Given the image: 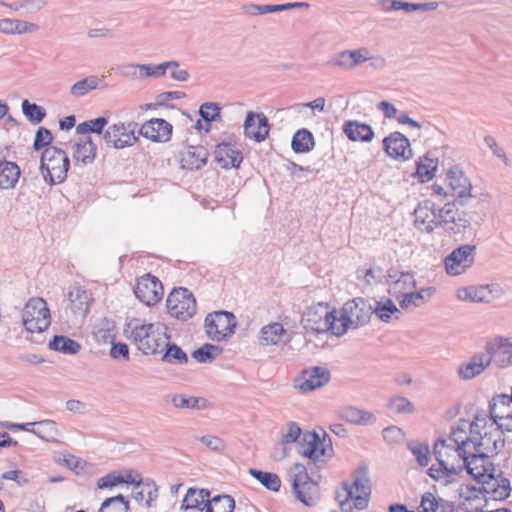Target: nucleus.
Segmentation results:
<instances>
[{"mask_svg": "<svg viewBox=\"0 0 512 512\" xmlns=\"http://www.w3.org/2000/svg\"><path fill=\"white\" fill-rule=\"evenodd\" d=\"M467 452L461 446H454L442 439H437L433 445V455L436 463L427 470V474L441 485L447 486L456 481L464 471Z\"/></svg>", "mask_w": 512, "mask_h": 512, "instance_id": "nucleus-1", "label": "nucleus"}, {"mask_svg": "<svg viewBox=\"0 0 512 512\" xmlns=\"http://www.w3.org/2000/svg\"><path fill=\"white\" fill-rule=\"evenodd\" d=\"M130 338L145 355L156 356L163 352L167 340H170L168 328L164 323H137L131 330Z\"/></svg>", "mask_w": 512, "mask_h": 512, "instance_id": "nucleus-2", "label": "nucleus"}, {"mask_svg": "<svg viewBox=\"0 0 512 512\" xmlns=\"http://www.w3.org/2000/svg\"><path fill=\"white\" fill-rule=\"evenodd\" d=\"M336 336H343L348 329H356L367 324L373 314V305L362 297H356L344 303L341 309H336Z\"/></svg>", "mask_w": 512, "mask_h": 512, "instance_id": "nucleus-3", "label": "nucleus"}, {"mask_svg": "<svg viewBox=\"0 0 512 512\" xmlns=\"http://www.w3.org/2000/svg\"><path fill=\"white\" fill-rule=\"evenodd\" d=\"M70 160L65 151L55 146L44 149L40 160V172L49 185L60 184L67 178Z\"/></svg>", "mask_w": 512, "mask_h": 512, "instance_id": "nucleus-4", "label": "nucleus"}, {"mask_svg": "<svg viewBox=\"0 0 512 512\" xmlns=\"http://www.w3.org/2000/svg\"><path fill=\"white\" fill-rule=\"evenodd\" d=\"M336 315V309L330 308L327 303L318 302L305 309L301 323L307 331L317 334L329 332L336 336Z\"/></svg>", "mask_w": 512, "mask_h": 512, "instance_id": "nucleus-5", "label": "nucleus"}, {"mask_svg": "<svg viewBox=\"0 0 512 512\" xmlns=\"http://www.w3.org/2000/svg\"><path fill=\"white\" fill-rule=\"evenodd\" d=\"M488 421L484 413L476 414L472 422L461 420L452 427L451 433L442 440L454 446H461L467 452L472 453L474 441L476 439L475 433H478V428H486Z\"/></svg>", "mask_w": 512, "mask_h": 512, "instance_id": "nucleus-6", "label": "nucleus"}, {"mask_svg": "<svg viewBox=\"0 0 512 512\" xmlns=\"http://www.w3.org/2000/svg\"><path fill=\"white\" fill-rule=\"evenodd\" d=\"M51 322L50 310L46 301L39 297L29 299L22 311V324L29 333L45 331Z\"/></svg>", "mask_w": 512, "mask_h": 512, "instance_id": "nucleus-7", "label": "nucleus"}, {"mask_svg": "<svg viewBox=\"0 0 512 512\" xmlns=\"http://www.w3.org/2000/svg\"><path fill=\"white\" fill-rule=\"evenodd\" d=\"M296 498L307 506L314 505L318 497V485L313 481L304 465L296 463L289 472Z\"/></svg>", "mask_w": 512, "mask_h": 512, "instance_id": "nucleus-8", "label": "nucleus"}, {"mask_svg": "<svg viewBox=\"0 0 512 512\" xmlns=\"http://www.w3.org/2000/svg\"><path fill=\"white\" fill-rule=\"evenodd\" d=\"M166 306L170 316L181 321L192 318L197 311L194 295L183 287L173 289L168 295Z\"/></svg>", "mask_w": 512, "mask_h": 512, "instance_id": "nucleus-9", "label": "nucleus"}, {"mask_svg": "<svg viewBox=\"0 0 512 512\" xmlns=\"http://www.w3.org/2000/svg\"><path fill=\"white\" fill-rule=\"evenodd\" d=\"M236 318L228 311H215L205 318V331L213 341H223L234 334Z\"/></svg>", "mask_w": 512, "mask_h": 512, "instance_id": "nucleus-10", "label": "nucleus"}, {"mask_svg": "<svg viewBox=\"0 0 512 512\" xmlns=\"http://www.w3.org/2000/svg\"><path fill=\"white\" fill-rule=\"evenodd\" d=\"M137 123L118 122L107 127L103 133V140L108 147L124 149L133 146L138 141L136 135Z\"/></svg>", "mask_w": 512, "mask_h": 512, "instance_id": "nucleus-11", "label": "nucleus"}, {"mask_svg": "<svg viewBox=\"0 0 512 512\" xmlns=\"http://www.w3.org/2000/svg\"><path fill=\"white\" fill-rule=\"evenodd\" d=\"M512 395H497L489 405L490 418H487L490 427L495 430L512 431Z\"/></svg>", "mask_w": 512, "mask_h": 512, "instance_id": "nucleus-12", "label": "nucleus"}, {"mask_svg": "<svg viewBox=\"0 0 512 512\" xmlns=\"http://www.w3.org/2000/svg\"><path fill=\"white\" fill-rule=\"evenodd\" d=\"M484 356L488 365L507 368L512 364V342L510 338L497 336L488 340L484 347Z\"/></svg>", "mask_w": 512, "mask_h": 512, "instance_id": "nucleus-13", "label": "nucleus"}, {"mask_svg": "<svg viewBox=\"0 0 512 512\" xmlns=\"http://www.w3.org/2000/svg\"><path fill=\"white\" fill-rule=\"evenodd\" d=\"M475 246L462 245L454 249L444 259L445 270L448 275L457 276L464 273L474 263Z\"/></svg>", "mask_w": 512, "mask_h": 512, "instance_id": "nucleus-14", "label": "nucleus"}, {"mask_svg": "<svg viewBox=\"0 0 512 512\" xmlns=\"http://www.w3.org/2000/svg\"><path fill=\"white\" fill-rule=\"evenodd\" d=\"M445 181L450 196L454 200L464 204L472 198L471 182L459 167L450 168L447 171Z\"/></svg>", "mask_w": 512, "mask_h": 512, "instance_id": "nucleus-15", "label": "nucleus"}, {"mask_svg": "<svg viewBox=\"0 0 512 512\" xmlns=\"http://www.w3.org/2000/svg\"><path fill=\"white\" fill-rule=\"evenodd\" d=\"M465 460L464 470L479 483L489 482L493 478L495 468L490 460V456L481 454L479 452H472L467 454Z\"/></svg>", "mask_w": 512, "mask_h": 512, "instance_id": "nucleus-16", "label": "nucleus"}, {"mask_svg": "<svg viewBox=\"0 0 512 512\" xmlns=\"http://www.w3.org/2000/svg\"><path fill=\"white\" fill-rule=\"evenodd\" d=\"M163 293L162 283L151 274H145L138 278L134 287L135 296L147 306L158 303Z\"/></svg>", "mask_w": 512, "mask_h": 512, "instance_id": "nucleus-17", "label": "nucleus"}, {"mask_svg": "<svg viewBox=\"0 0 512 512\" xmlns=\"http://www.w3.org/2000/svg\"><path fill=\"white\" fill-rule=\"evenodd\" d=\"M438 206L431 199L418 203L414 209V226L417 230L431 233L439 227Z\"/></svg>", "mask_w": 512, "mask_h": 512, "instance_id": "nucleus-18", "label": "nucleus"}, {"mask_svg": "<svg viewBox=\"0 0 512 512\" xmlns=\"http://www.w3.org/2000/svg\"><path fill=\"white\" fill-rule=\"evenodd\" d=\"M495 428L496 426L491 428L490 423H487L485 429L478 428V433H475L476 439L472 452L489 456V454L497 453L503 447L504 440L500 438V433L504 431H496Z\"/></svg>", "mask_w": 512, "mask_h": 512, "instance_id": "nucleus-19", "label": "nucleus"}, {"mask_svg": "<svg viewBox=\"0 0 512 512\" xmlns=\"http://www.w3.org/2000/svg\"><path fill=\"white\" fill-rule=\"evenodd\" d=\"M387 285L389 293L396 299L416 289L415 275L410 271H399L391 268L387 273Z\"/></svg>", "mask_w": 512, "mask_h": 512, "instance_id": "nucleus-20", "label": "nucleus"}, {"mask_svg": "<svg viewBox=\"0 0 512 512\" xmlns=\"http://www.w3.org/2000/svg\"><path fill=\"white\" fill-rule=\"evenodd\" d=\"M502 294L503 289L498 284H490L458 289L457 298L469 302H490Z\"/></svg>", "mask_w": 512, "mask_h": 512, "instance_id": "nucleus-21", "label": "nucleus"}, {"mask_svg": "<svg viewBox=\"0 0 512 512\" xmlns=\"http://www.w3.org/2000/svg\"><path fill=\"white\" fill-rule=\"evenodd\" d=\"M353 486L355 492V507L363 510L368 506V497L371 492L369 470L366 465H360L353 473Z\"/></svg>", "mask_w": 512, "mask_h": 512, "instance_id": "nucleus-22", "label": "nucleus"}, {"mask_svg": "<svg viewBox=\"0 0 512 512\" xmlns=\"http://www.w3.org/2000/svg\"><path fill=\"white\" fill-rule=\"evenodd\" d=\"M387 155L395 160L405 161L412 157L409 139L400 132H393L383 139Z\"/></svg>", "mask_w": 512, "mask_h": 512, "instance_id": "nucleus-23", "label": "nucleus"}, {"mask_svg": "<svg viewBox=\"0 0 512 512\" xmlns=\"http://www.w3.org/2000/svg\"><path fill=\"white\" fill-rule=\"evenodd\" d=\"M244 135L256 142H262L269 134L270 125L263 113L249 111L244 121Z\"/></svg>", "mask_w": 512, "mask_h": 512, "instance_id": "nucleus-24", "label": "nucleus"}, {"mask_svg": "<svg viewBox=\"0 0 512 512\" xmlns=\"http://www.w3.org/2000/svg\"><path fill=\"white\" fill-rule=\"evenodd\" d=\"M298 452L312 462H317L326 454L325 440L315 432H304L298 445Z\"/></svg>", "mask_w": 512, "mask_h": 512, "instance_id": "nucleus-25", "label": "nucleus"}, {"mask_svg": "<svg viewBox=\"0 0 512 512\" xmlns=\"http://www.w3.org/2000/svg\"><path fill=\"white\" fill-rule=\"evenodd\" d=\"M139 134L154 142H167L171 138L172 125L164 119L154 118L141 126Z\"/></svg>", "mask_w": 512, "mask_h": 512, "instance_id": "nucleus-26", "label": "nucleus"}, {"mask_svg": "<svg viewBox=\"0 0 512 512\" xmlns=\"http://www.w3.org/2000/svg\"><path fill=\"white\" fill-rule=\"evenodd\" d=\"M329 380L330 371L327 368L313 367L303 372L297 387L302 392H309L324 386Z\"/></svg>", "mask_w": 512, "mask_h": 512, "instance_id": "nucleus-27", "label": "nucleus"}, {"mask_svg": "<svg viewBox=\"0 0 512 512\" xmlns=\"http://www.w3.org/2000/svg\"><path fill=\"white\" fill-rule=\"evenodd\" d=\"M489 367L483 352L474 353L467 361L457 368V375L461 380L468 381L480 376Z\"/></svg>", "mask_w": 512, "mask_h": 512, "instance_id": "nucleus-28", "label": "nucleus"}, {"mask_svg": "<svg viewBox=\"0 0 512 512\" xmlns=\"http://www.w3.org/2000/svg\"><path fill=\"white\" fill-rule=\"evenodd\" d=\"M435 292L436 289L434 287H422L418 290L414 289L397 299L399 307L401 310L412 312L426 304Z\"/></svg>", "mask_w": 512, "mask_h": 512, "instance_id": "nucleus-29", "label": "nucleus"}, {"mask_svg": "<svg viewBox=\"0 0 512 512\" xmlns=\"http://www.w3.org/2000/svg\"><path fill=\"white\" fill-rule=\"evenodd\" d=\"M291 340V335L279 322L264 325L259 332V342L261 345H279Z\"/></svg>", "mask_w": 512, "mask_h": 512, "instance_id": "nucleus-30", "label": "nucleus"}, {"mask_svg": "<svg viewBox=\"0 0 512 512\" xmlns=\"http://www.w3.org/2000/svg\"><path fill=\"white\" fill-rule=\"evenodd\" d=\"M97 146L90 136H83L72 146V157L76 164L88 165L96 157Z\"/></svg>", "mask_w": 512, "mask_h": 512, "instance_id": "nucleus-31", "label": "nucleus"}, {"mask_svg": "<svg viewBox=\"0 0 512 512\" xmlns=\"http://www.w3.org/2000/svg\"><path fill=\"white\" fill-rule=\"evenodd\" d=\"M165 401L176 409L203 410L208 407V401L202 397L187 396L181 393H170Z\"/></svg>", "mask_w": 512, "mask_h": 512, "instance_id": "nucleus-32", "label": "nucleus"}, {"mask_svg": "<svg viewBox=\"0 0 512 512\" xmlns=\"http://www.w3.org/2000/svg\"><path fill=\"white\" fill-rule=\"evenodd\" d=\"M214 154L223 168L239 167L243 160L242 153L229 143L218 144Z\"/></svg>", "mask_w": 512, "mask_h": 512, "instance_id": "nucleus-33", "label": "nucleus"}, {"mask_svg": "<svg viewBox=\"0 0 512 512\" xmlns=\"http://www.w3.org/2000/svg\"><path fill=\"white\" fill-rule=\"evenodd\" d=\"M338 416L351 424L370 425L376 421L375 415L355 406H344L338 410Z\"/></svg>", "mask_w": 512, "mask_h": 512, "instance_id": "nucleus-34", "label": "nucleus"}, {"mask_svg": "<svg viewBox=\"0 0 512 512\" xmlns=\"http://www.w3.org/2000/svg\"><path fill=\"white\" fill-rule=\"evenodd\" d=\"M439 226H443L446 230H453L455 225L465 227L466 220L461 217V213L454 203H446L441 208H438Z\"/></svg>", "mask_w": 512, "mask_h": 512, "instance_id": "nucleus-35", "label": "nucleus"}, {"mask_svg": "<svg viewBox=\"0 0 512 512\" xmlns=\"http://www.w3.org/2000/svg\"><path fill=\"white\" fill-rule=\"evenodd\" d=\"M39 30V26L35 23L21 19L2 18L0 19V32L7 35H21L26 33H34Z\"/></svg>", "mask_w": 512, "mask_h": 512, "instance_id": "nucleus-36", "label": "nucleus"}, {"mask_svg": "<svg viewBox=\"0 0 512 512\" xmlns=\"http://www.w3.org/2000/svg\"><path fill=\"white\" fill-rule=\"evenodd\" d=\"M211 493L207 489L189 488L181 504V509L206 510Z\"/></svg>", "mask_w": 512, "mask_h": 512, "instance_id": "nucleus-37", "label": "nucleus"}, {"mask_svg": "<svg viewBox=\"0 0 512 512\" xmlns=\"http://www.w3.org/2000/svg\"><path fill=\"white\" fill-rule=\"evenodd\" d=\"M68 299L70 309L74 314L79 316L86 315L92 300L90 294L86 290L80 287H74L69 291Z\"/></svg>", "mask_w": 512, "mask_h": 512, "instance_id": "nucleus-38", "label": "nucleus"}, {"mask_svg": "<svg viewBox=\"0 0 512 512\" xmlns=\"http://www.w3.org/2000/svg\"><path fill=\"white\" fill-rule=\"evenodd\" d=\"M343 132L351 141L370 142L374 137L371 126L358 121L345 122Z\"/></svg>", "mask_w": 512, "mask_h": 512, "instance_id": "nucleus-39", "label": "nucleus"}, {"mask_svg": "<svg viewBox=\"0 0 512 512\" xmlns=\"http://www.w3.org/2000/svg\"><path fill=\"white\" fill-rule=\"evenodd\" d=\"M373 313L383 322H389L392 318L400 319L402 313L392 299L382 297L373 305Z\"/></svg>", "mask_w": 512, "mask_h": 512, "instance_id": "nucleus-40", "label": "nucleus"}, {"mask_svg": "<svg viewBox=\"0 0 512 512\" xmlns=\"http://www.w3.org/2000/svg\"><path fill=\"white\" fill-rule=\"evenodd\" d=\"M21 171L19 166L11 161H0V189H12L16 186Z\"/></svg>", "mask_w": 512, "mask_h": 512, "instance_id": "nucleus-41", "label": "nucleus"}, {"mask_svg": "<svg viewBox=\"0 0 512 512\" xmlns=\"http://www.w3.org/2000/svg\"><path fill=\"white\" fill-rule=\"evenodd\" d=\"M207 155V151L202 146L190 147L183 155V167L198 170L206 164Z\"/></svg>", "mask_w": 512, "mask_h": 512, "instance_id": "nucleus-42", "label": "nucleus"}, {"mask_svg": "<svg viewBox=\"0 0 512 512\" xmlns=\"http://www.w3.org/2000/svg\"><path fill=\"white\" fill-rule=\"evenodd\" d=\"M37 429H34L33 434L38 436L40 439L51 442L60 443L61 433L57 427V424L53 420H42L36 422Z\"/></svg>", "mask_w": 512, "mask_h": 512, "instance_id": "nucleus-43", "label": "nucleus"}, {"mask_svg": "<svg viewBox=\"0 0 512 512\" xmlns=\"http://www.w3.org/2000/svg\"><path fill=\"white\" fill-rule=\"evenodd\" d=\"M178 67L179 63L177 61H166L160 64H141L139 79L160 78L166 74L167 70Z\"/></svg>", "mask_w": 512, "mask_h": 512, "instance_id": "nucleus-44", "label": "nucleus"}, {"mask_svg": "<svg viewBox=\"0 0 512 512\" xmlns=\"http://www.w3.org/2000/svg\"><path fill=\"white\" fill-rule=\"evenodd\" d=\"M296 7H308V4L304 2H294L276 5L251 4L246 7V12L250 15H263L273 12L286 11Z\"/></svg>", "mask_w": 512, "mask_h": 512, "instance_id": "nucleus-45", "label": "nucleus"}, {"mask_svg": "<svg viewBox=\"0 0 512 512\" xmlns=\"http://www.w3.org/2000/svg\"><path fill=\"white\" fill-rule=\"evenodd\" d=\"M437 167V158L431 157L428 153L417 162L416 176L421 182L430 181L434 177Z\"/></svg>", "mask_w": 512, "mask_h": 512, "instance_id": "nucleus-46", "label": "nucleus"}, {"mask_svg": "<svg viewBox=\"0 0 512 512\" xmlns=\"http://www.w3.org/2000/svg\"><path fill=\"white\" fill-rule=\"evenodd\" d=\"M315 145L313 134L305 129H299L292 138L291 146L296 153H307L313 149Z\"/></svg>", "mask_w": 512, "mask_h": 512, "instance_id": "nucleus-47", "label": "nucleus"}, {"mask_svg": "<svg viewBox=\"0 0 512 512\" xmlns=\"http://www.w3.org/2000/svg\"><path fill=\"white\" fill-rule=\"evenodd\" d=\"M161 355V361L168 364H179L183 365L188 362L187 354L176 344L170 343L169 340L166 342V346Z\"/></svg>", "mask_w": 512, "mask_h": 512, "instance_id": "nucleus-48", "label": "nucleus"}, {"mask_svg": "<svg viewBox=\"0 0 512 512\" xmlns=\"http://www.w3.org/2000/svg\"><path fill=\"white\" fill-rule=\"evenodd\" d=\"M483 485H486L485 491L491 493L494 499H505L511 491L509 479L496 478L494 474L493 478L489 482L483 483Z\"/></svg>", "mask_w": 512, "mask_h": 512, "instance_id": "nucleus-49", "label": "nucleus"}, {"mask_svg": "<svg viewBox=\"0 0 512 512\" xmlns=\"http://www.w3.org/2000/svg\"><path fill=\"white\" fill-rule=\"evenodd\" d=\"M235 500L230 495H217L210 497L205 512H234Z\"/></svg>", "mask_w": 512, "mask_h": 512, "instance_id": "nucleus-50", "label": "nucleus"}, {"mask_svg": "<svg viewBox=\"0 0 512 512\" xmlns=\"http://www.w3.org/2000/svg\"><path fill=\"white\" fill-rule=\"evenodd\" d=\"M49 348L64 354L74 355L80 351L81 345L69 337L56 335L50 341Z\"/></svg>", "mask_w": 512, "mask_h": 512, "instance_id": "nucleus-51", "label": "nucleus"}, {"mask_svg": "<svg viewBox=\"0 0 512 512\" xmlns=\"http://www.w3.org/2000/svg\"><path fill=\"white\" fill-rule=\"evenodd\" d=\"M100 82L101 80L97 76H88L74 83L70 87V94L74 97H82L90 91L97 89L99 87Z\"/></svg>", "mask_w": 512, "mask_h": 512, "instance_id": "nucleus-52", "label": "nucleus"}, {"mask_svg": "<svg viewBox=\"0 0 512 512\" xmlns=\"http://www.w3.org/2000/svg\"><path fill=\"white\" fill-rule=\"evenodd\" d=\"M4 6L9 9L18 12L24 11V13H36L42 10L46 5V0H18L11 3H3Z\"/></svg>", "mask_w": 512, "mask_h": 512, "instance_id": "nucleus-53", "label": "nucleus"}, {"mask_svg": "<svg viewBox=\"0 0 512 512\" xmlns=\"http://www.w3.org/2000/svg\"><path fill=\"white\" fill-rule=\"evenodd\" d=\"M250 474L257 479L265 488L271 491H278L281 487V480L275 473L250 469Z\"/></svg>", "mask_w": 512, "mask_h": 512, "instance_id": "nucleus-54", "label": "nucleus"}, {"mask_svg": "<svg viewBox=\"0 0 512 512\" xmlns=\"http://www.w3.org/2000/svg\"><path fill=\"white\" fill-rule=\"evenodd\" d=\"M21 107L24 116L33 124L41 123L46 117V111L43 107L31 103L27 99L22 102Z\"/></svg>", "mask_w": 512, "mask_h": 512, "instance_id": "nucleus-55", "label": "nucleus"}, {"mask_svg": "<svg viewBox=\"0 0 512 512\" xmlns=\"http://www.w3.org/2000/svg\"><path fill=\"white\" fill-rule=\"evenodd\" d=\"M222 353V348L213 344H204L192 353V357L199 363H208Z\"/></svg>", "mask_w": 512, "mask_h": 512, "instance_id": "nucleus-56", "label": "nucleus"}, {"mask_svg": "<svg viewBox=\"0 0 512 512\" xmlns=\"http://www.w3.org/2000/svg\"><path fill=\"white\" fill-rule=\"evenodd\" d=\"M408 449L420 466L425 467L429 464L431 452L426 442H410Z\"/></svg>", "mask_w": 512, "mask_h": 512, "instance_id": "nucleus-57", "label": "nucleus"}, {"mask_svg": "<svg viewBox=\"0 0 512 512\" xmlns=\"http://www.w3.org/2000/svg\"><path fill=\"white\" fill-rule=\"evenodd\" d=\"M108 124V120L105 117H98L96 119H91L84 121L77 125L76 132L78 134H82L87 136L88 133L101 134L103 132L104 127Z\"/></svg>", "mask_w": 512, "mask_h": 512, "instance_id": "nucleus-58", "label": "nucleus"}, {"mask_svg": "<svg viewBox=\"0 0 512 512\" xmlns=\"http://www.w3.org/2000/svg\"><path fill=\"white\" fill-rule=\"evenodd\" d=\"M387 408L396 414H412L415 411L414 404L404 396L391 397Z\"/></svg>", "mask_w": 512, "mask_h": 512, "instance_id": "nucleus-59", "label": "nucleus"}, {"mask_svg": "<svg viewBox=\"0 0 512 512\" xmlns=\"http://www.w3.org/2000/svg\"><path fill=\"white\" fill-rule=\"evenodd\" d=\"M128 509L129 502L119 494L104 500L98 512H127Z\"/></svg>", "mask_w": 512, "mask_h": 512, "instance_id": "nucleus-60", "label": "nucleus"}, {"mask_svg": "<svg viewBox=\"0 0 512 512\" xmlns=\"http://www.w3.org/2000/svg\"><path fill=\"white\" fill-rule=\"evenodd\" d=\"M199 114L207 123L206 131L210 129V122L215 120L220 115V108L215 103H204L200 106Z\"/></svg>", "mask_w": 512, "mask_h": 512, "instance_id": "nucleus-61", "label": "nucleus"}, {"mask_svg": "<svg viewBox=\"0 0 512 512\" xmlns=\"http://www.w3.org/2000/svg\"><path fill=\"white\" fill-rule=\"evenodd\" d=\"M358 278H363L364 282L368 286L375 285L377 283H380L383 274L381 269L379 268H368V269H358L357 271Z\"/></svg>", "mask_w": 512, "mask_h": 512, "instance_id": "nucleus-62", "label": "nucleus"}, {"mask_svg": "<svg viewBox=\"0 0 512 512\" xmlns=\"http://www.w3.org/2000/svg\"><path fill=\"white\" fill-rule=\"evenodd\" d=\"M302 434L300 427L296 423L290 422L287 425L286 430L282 432L280 442L284 445L295 443Z\"/></svg>", "mask_w": 512, "mask_h": 512, "instance_id": "nucleus-63", "label": "nucleus"}, {"mask_svg": "<svg viewBox=\"0 0 512 512\" xmlns=\"http://www.w3.org/2000/svg\"><path fill=\"white\" fill-rule=\"evenodd\" d=\"M439 506L440 503L436 497L431 492H426L422 495L418 512H437Z\"/></svg>", "mask_w": 512, "mask_h": 512, "instance_id": "nucleus-64", "label": "nucleus"}]
</instances>
